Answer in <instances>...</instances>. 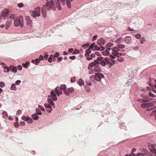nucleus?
Returning <instances> with one entry per match:
<instances>
[{
    "label": "nucleus",
    "mask_w": 156,
    "mask_h": 156,
    "mask_svg": "<svg viewBox=\"0 0 156 156\" xmlns=\"http://www.w3.org/2000/svg\"><path fill=\"white\" fill-rule=\"evenodd\" d=\"M146 40L144 37H143L141 38V39L140 40V43L141 44H143L144 42H145Z\"/></svg>",
    "instance_id": "obj_29"
},
{
    "label": "nucleus",
    "mask_w": 156,
    "mask_h": 156,
    "mask_svg": "<svg viewBox=\"0 0 156 156\" xmlns=\"http://www.w3.org/2000/svg\"><path fill=\"white\" fill-rule=\"evenodd\" d=\"M150 115L151 116H155V119L156 120V110H153L152 112L151 113Z\"/></svg>",
    "instance_id": "obj_24"
},
{
    "label": "nucleus",
    "mask_w": 156,
    "mask_h": 156,
    "mask_svg": "<svg viewBox=\"0 0 156 156\" xmlns=\"http://www.w3.org/2000/svg\"><path fill=\"white\" fill-rule=\"evenodd\" d=\"M63 92L64 94H66L68 96L69 95V92L67 91L66 90H64Z\"/></svg>",
    "instance_id": "obj_52"
},
{
    "label": "nucleus",
    "mask_w": 156,
    "mask_h": 156,
    "mask_svg": "<svg viewBox=\"0 0 156 156\" xmlns=\"http://www.w3.org/2000/svg\"><path fill=\"white\" fill-rule=\"evenodd\" d=\"M89 45V44H86L83 45L82 46V48L85 49L86 48H87L88 47Z\"/></svg>",
    "instance_id": "obj_34"
},
{
    "label": "nucleus",
    "mask_w": 156,
    "mask_h": 156,
    "mask_svg": "<svg viewBox=\"0 0 156 156\" xmlns=\"http://www.w3.org/2000/svg\"><path fill=\"white\" fill-rule=\"evenodd\" d=\"M86 83L89 86H91L92 85V83L90 81H86Z\"/></svg>",
    "instance_id": "obj_48"
},
{
    "label": "nucleus",
    "mask_w": 156,
    "mask_h": 156,
    "mask_svg": "<svg viewBox=\"0 0 156 156\" xmlns=\"http://www.w3.org/2000/svg\"><path fill=\"white\" fill-rule=\"evenodd\" d=\"M25 19L27 25H29L31 26V25L32 22L31 20L30 19V17L28 16H26Z\"/></svg>",
    "instance_id": "obj_14"
},
{
    "label": "nucleus",
    "mask_w": 156,
    "mask_h": 156,
    "mask_svg": "<svg viewBox=\"0 0 156 156\" xmlns=\"http://www.w3.org/2000/svg\"><path fill=\"white\" fill-rule=\"evenodd\" d=\"M141 97L143 98L146 99L145 100H144L142 99L139 100L140 102H149L152 100V98L148 97V94L147 95L145 93L142 94L141 95Z\"/></svg>",
    "instance_id": "obj_7"
},
{
    "label": "nucleus",
    "mask_w": 156,
    "mask_h": 156,
    "mask_svg": "<svg viewBox=\"0 0 156 156\" xmlns=\"http://www.w3.org/2000/svg\"><path fill=\"white\" fill-rule=\"evenodd\" d=\"M40 60H39V59L38 58H36L35 60V62L36 63V64L37 65L38 63L39 62Z\"/></svg>",
    "instance_id": "obj_61"
},
{
    "label": "nucleus",
    "mask_w": 156,
    "mask_h": 156,
    "mask_svg": "<svg viewBox=\"0 0 156 156\" xmlns=\"http://www.w3.org/2000/svg\"><path fill=\"white\" fill-rule=\"evenodd\" d=\"M32 118L34 120H37L39 119L38 116L36 113L32 115Z\"/></svg>",
    "instance_id": "obj_19"
},
{
    "label": "nucleus",
    "mask_w": 156,
    "mask_h": 156,
    "mask_svg": "<svg viewBox=\"0 0 156 156\" xmlns=\"http://www.w3.org/2000/svg\"><path fill=\"white\" fill-rule=\"evenodd\" d=\"M55 4L53 0H47V2L41 8V11L42 15L44 18H45L46 16V9L49 10L51 9L54 11L56 9V7L58 10L61 9L62 6V2L60 1V3L59 0H55Z\"/></svg>",
    "instance_id": "obj_1"
},
{
    "label": "nucleus",
    "mask_w": 156,
    "mask_h": 156,
    "mask_svg": "<svg viewBox=\"0 0 156 156\" xmlns=\"http://www.w3.org/2000/svg\"><path fill=\"white\" fill-rule=\"evenodd\" d=\"M31 15L34 17H36L40 16V8L39 7L34 8V10H31L30 11Z\"/></svg>",
    "instance_id": "obj_6"
},
{
    "label": "nucleus",
    "mask_w": 156,
    "mask_h": 156,
    "mask_svg": "<svg viewBox=\"0 0 156 156\" xmlns=\"http://www.w3.org/2000/svg\"><path fill=\"white\" fill-rule=\"evenodd\" d=\"M51 96L53 97L52 99L54 101H56L57 100L56 97V93L54 90H52L51 92Z\"/></svg>",
    "instance_id": "obj_15"
},
{
    "label": "nucleus",
    "mask_w": 156,
    "mask_h": 156,
    "mask_svg": "<svg viewBox=\"0 0 156 156\" xmlns=\"http://www.w3.org/2000/svg\"><path fill=\"white\" fill-rule=\"evenodd\" d=\"M76 81V78L75 77H72L71 79V82H74Z\"/></svg>",
    "instance_id": "obj_50"
},
{
    "label": "nucleus",
    "mask_w": 156,
    "mask_h": 156,
    "mask_svg": "<svg viewBox=\"0 0 156 156\" xmlns=\"http://www.w3.org/2000/svg\"><path fill=\"white\" fill-rule=\"evenodd\" d=\"M95 45V43H93L90 45L89 48H90V49H92L94 47Z\"/></svg>",
    "instance_id": "obj_40"
},
{
    "label": "nucleus",
    "mask_w": 156,
    "mask_h": 156,
    "mask_svg": "<svg viewBox=\"0 0 156 156\" xmlns=\"http://www.w3.org/2000/svg\"><path fill=\"white\" fill-rule=\"evenodd\" d=\"M106 58H104L102 60L99 62L97 61V63L98 64H100L103 66H105V65H107Z\"/></svg>",
    "instance_id": "obj_11"
},
{
    "label": "nucleus",
    "mask_w": 156,
    "mask_h": 156,
    "mask_svg": "<svg viewBox=\"0 0 156 156\" xmlns=\"http://www.w3.org/2000/svg\"><path fill=\"white\" fill-rule=\"evenodd\" d=\"M15 15L13 14H11L10 16V18L14 19L15 18Z\"/></svg>",
    "instance_id": "obj_63"
},
{
    "label": "nucleus",
    "mask_w": 156,
    "mask_h": 156,
    "mask_svg": "<svg viewBox=\"0 0 156 156\" xmlns=\"http://www.w3.org/2000/svg\"><path fill=\"white\" fill-rule=\"evenodd\" d=\"M68 90L69 92L70 93H72L74 91V89L73 87H71L68 88Z\"/></svg>",
    "instance_id": "obj_37"
},
{
    "label": "nucleus",
    "mask_w": 156,
    "mask_h": 156,
    "mask_svg": "<svg viewBox=\"0 0 156 156\" xmlns=\"http://www.w3.org/2000/svg\"><path fill=\"white\" fill-rule=\"evenodd\" d=\"M104 58L101 57H98L97 58V60H95L94 61L97 63V61L98 62L100 61L101 60H102Z\"/></svg>",
    "instance_id": "obj_28"
},
{
    "label": "nucleus",
    "mask_w": 156,
    "mask_h": 156,
    "mask_svg": "<svg viewBox=\"0 0 156 156\" xmlns=\"http://www.w3.org/2000/svg\"><path fill=\"white\" fill-rule=\"evenodd\" d=\"M90 49H90V48H89L86 50V53L85 55V56L88 57L89 56V54L91 53Z\"/></svg>",
    "instance_id": "obj_21"
},
{
    "label": "nucleus",
    "mask_w": 156,
    "mask_h": 156,
    "mask_svg": "<svg viewBox=\"0 0 156 156\" xmlns=\"http://www.w3.org/2000/svg\"><path fill=\"white\" fill-rule=\"evenodd\" d=\"M104 76L101 73H96L95 75H93L90 77V80L91 81H94L96 80L97 81H100L101 78H103Z\"/></svg>",
    "instance_id": "obj_3"
},
{
    "label": "nucleus",
    "mask_w": 156,
    "mask_h": 156,
    "mask_svg": "<svg viewBox=\"0 0 156 156\" xmlns=\"http://www.w3.org/2000/svg\"><path fill=\"white\" fill-rule=\"evenodd\" d=\"M155 147L154 146L149 147V149L153 153H156V150L155 149Z\"/></svg>",
    "instance_id": "obj_16"
},
{
    "label": "nucleus",
    "mask_w": 156,
    "mask_h": 156,
    "mask_svg": "<svg viewBox=\"0 0 156 156\" xmlns=\"http://www.w3.org/2000/svg\"><path fill=\"white\" fill-rule=\"evenodd\" d=\"M95 62H93L89 64V66L90 67H93L95 65Z\"/></svg>",
    "instance_id": "obj_43"
},
{
    "label": "nucleus",
    "mask_w": 156,
    "mask_h": 156,
    "mask_svg": "<svg viewBox=\"0 0 156 156\" xmlns=\"http://www.w3.org/2000/svg\"><path fill=\"white\" fill-rule=\"evenodd\" d=\"M4 86L5 84L4 82H0V87H3Z\"/></svg>",
    "instance_id": "obj_51"
},
{
    "label": "nucleus",
    "mask_w": 156,
    "mask_h": 156,
    "mask_svg": "<svg viewBox=\"0 0 156 156\" xmlns=\"http://www.w3.org/2000/svg\"><path fill=\"white\" fill-rule=\"evenodd\" d=\"M111 51H112L111 53L115 56L119 57L121 56L122 55L121 53L119 52L120 51V50L117 46L112 47L111 49Z\"/></svg>",
    "instance_id": "obj_5"
},
{
    "label": "nucleus",
    "mask_w": 156,
    "mask_h": 156,
    "mask_svg": "<svg viewBox=\"0 0 156 156\" xmlns=\"http://www.w3.org/2000/svg\"><path fill=\"white\" fill-rule=\"evenodd\" d=\"M27 63H23L22 65L25 68H27Z\"/></svg>",
    "instance_id": "obj_60"
},
{
    "label": "nucleus",
    "mask_w": 156,
    "mask_h": 156,
    "mask_svg": "<svg viewBox=\"0 0 156 156\" xmlns=\"http://www.w3.org/2000/svg\"><path fill=\"white\" fill-rule=\"evenodd\" d=\"M11 90H15L16 89V87L15 84L14 83L12 84L11 86Z\"/></svg>",
    "instance_id": "obj_26"
},
{
    "label": "nucleus",
    "mask_w": 156,
    "mask_h": 156,
    "mask_svg": "<svg viewBox=\"0 0 156 156\" xmlns=\"http://www.w3.org/2000/svg\"><path fill=\"white\" fill-rule=\"evenodd\" d=\"M62 2V5H65L66 4V5L69 8L71 7V5L70 4V1L72 2L73 0H60Z\"/></svg>",
    "instance_id": "obj_9"
},
{
    "label": "nucleus",
    "mask_w": 156,
    "mask_h": 156,
    "mask_svg": "<svg viewBox=\"0 0 156 156\" xmlns=\"http://www.w3.org/2000/svg\"><path fill=\"white\" fill-rule=\"evenodd\" d=\"M10 23L9 22H7L5 24V29H8L10 27Z\"/></svg>",
    "instance_id": "obj_31"
},
{
    "label": "nucleus",
    "mask_w": 156,
    "mask_h": 156,
    "mask_svg": "<svg viewBox=\"0 0 156 156\" xmlns=\"http://www.w3.org/2000/svg\"><path fill=\"white\" fill-rule=\"evenodd\" d=\"M22 119L23 120L25 121H27L29 119V118L27 117H26L25 116H23L22 117Z\"/></svg>",
    "instance_id": "obj_33"
},
{
    "label": "nucleus",
    "mask_w": 156,
    "mask_h": 156,
    "mask_svg": "<svg viewBox=\"0 0 156 156\" xmlns=\"http://www.w3.org/2000/svg\"><path fill=\"white\" fill-rule=\"evenodd\" d=\"M59 53L58 52L55 53L54 56L55 57L58 58L59 56Z\"/></svg>",
    "instance_id": "obj_64"
},
{
    "label": "nucleus",
    "mask_w": 156,
    "mask_h": 156,
    "mask_svg": "<svg viewBox=\"0 0 156 156\" xmlns=\"http://www.w3.org/2000/svg\"><path fill=\"white\" fill-rule=\"evenodd\" d=\"M145 154L141 153H138L137 154V156H144Z\"/></svg>",
    "instance_id": "obj_56"
},
{
    "label": "nucleus",
    "mask_w": 156,
    "mask_h": 156,
    "mask_svg": "<svg viewBox=\"0 0 156 156\" xmlns=\"http://www.w3.org/2000/svg\"><path fill=\"white\" fill-rule=\"evenodd\" d=\"M4 114H5V115L3 117L4 118H6V117H7L8 115H7V113H6V112H3L2 115H3Z\"/></svg>",
    "instance_id": "obj_55"
},
{
    "label": "nucleus",
    "mask_w": 156,
    "mask_h": 156,
    "mask_svg": "<svg viewBox=\"0 0 156 156\" xmlns=\"http://www.w3.org/2000/svg\"><path fill=\"white\" fill-rule=\"evenodd\" d=\"M94 49L96 50H99V47H98L97 45H94Z\"/></svg>",
    "instance_id": "obj_59"
},
{
    "label": "nucleus",
    "mask_w": 156,
    "mask_h": 156,
    "mask_svg": "<svg viewBox=\"0 0 156 156\" xmlns=\"http://www.w3.org/2000/svg\"><path fill=\"white\" fill-rule=\"evenodd\" d=\"M21 81L19 80H18L16 81L15 83L16 85H18L19 84L21 83Z\"/></svg>",
    "instance_id": "obj_54"
},
{
    "label": "nucleus",
    "mask_w": 156,
    "mask_h": 156,
    "mask_svg": "<svg viewBox=\"0 0 156 156\" xmlns=\"http://www.w3.org/2000/svg\"><path fill=\"white\" fill-rule=\"evenodd\" d=\"M113 44L112 43H109L105 46V48L110 47L113 46Z\"/></svg>",
    "instance_id": "obj_41"
},
{
    "label": "nucleus",
    "mask_w": 156,
    "mask_h": 156,
    "mask_svg": "<svg viewBox=\"0 0 156 156\" xmlns=\"http://www.w3.org/2000/svg\"><path fill=\"white\" fill-rule=\"evenodd\" d=\"M97 43L99 45H102L105 44V41L103 38H101L98 40Z\"/></svg>",
    "instance_id": "obj_12"
},
{
    "label": "nucleus",
    "mask_w": 156,
    "mask_h": 156,
    "mask_svg": "<svg viewBox=\"0 0 156 156\" xmlns=\"http://www.w3.org/2000/svg\"><path fill=\"white\" fill-rule=\"evenodd\" d=\"M36 111L37 113V114L39 115H41V112L40 111V109L38 108H37L36 109Z\"/></svg>",
    "instance_id": "obj_30"
},
{
    "label": "nucleus",
    "mask_w": 156,
    "mask_h": 156,
    "mask_svg": "<svg viewBox=\"0 0 156 156\" xmlns=\"http://www.w3.org/2000/svg\"><path fill=\"white\" fill-rule=\"evenodd\" d=\"M105 49V47H104L103 46H100V47H99V50L103 51V50H104Z\"/></svg>",
    "instance_id": "obj_47"
},
{
    "label": "nucleus",
    "mask_w": 156,
    "mask_h": 156,
    "mask_svg": "<svg viewBox=\"0 0 156 156\" xmlns=\"http://www.w3.org/2000/svg\"><path fill=\"white\" fill-rule=\"evenodd\" d=\"M21 112V110H18L16 112V115H19L20 114V113Z\"/></svg>",
    "instance_id": "obj_58"
},
{
    "label": "nucleus",
    "mask_w": 156,
    "mask_h": 156,
    "mask_svg": "<svg viewBox=\"0 0 156 156\" xmlns=\"http://www.w3.org/2000/svg\"><path fill=\"white\" fill-rule=\"evenodd\" d=\"M94 69L96 72H100L101 71V68L98 66H94Z\"/></svg>",
    "instance_id": "obj_17"
},
{
    "label": "nucleus",
    "mask_w": 156,
    "mask_h": 156,
    "mask_svg": "<svg viewBox=\"0 0 156 156\" xmlns=\"http://www.w3.org/2000/svg\"><path fill=\"white\" fill-rule=\"evenodd\" d=\"M135 37L137 39H140L141 38V36L140 34H136L134 35Z\"/></svg>",
    "instance_id": "obj_25"
},
{
    "label": "nucleus",
    "mask_w": 156,
    "mask_h": 156,
    "mask_svg": "<svg viewBox=\"0 0 156 156\" xmlns=\"http://www.w3.org/2000/svg\"><path fill=\"white\" fill-rule=\"evenodd\" d=\"M106 58L107 65L109 64L111 66L113 65L115 63L114 60L111 58Z\"/></svg>",
    "instance_id": "obj_10"
},
{
    "label": "nucleus",
    "mask_w": 156,
    "mask_h": 156,
    "mask_svg": "<svg viewBox=\"0 0 156 156\" xmlns=\"http://www.w3.org/2000/svg\"><path fill=\"white\" fill-rule=\"evenodd\" d=\"M9 10L8 9H5L3 10L1 12V14L2 16L5 17L8 14Z\"/></svg>",
    "instance_id": "obj_13"
},
{
    "label": "nucleus",
    "mask_w": 156,
    "mask_h": 156,
    "mask_svg": "<svg viewBox=\"0 0 156 156\" xmlns=\"http://www.w3.org/2000/svg\"><path fill=\"white\" fill-rule=\"evenodd\" d=\"M133 49L135 51H137L139 49V47L137 46H135L133 47Z\"/></svg>",
    "instance_id": "obj_46"
},
{
    "label": "nucleus",
    "mask_w": 156,
    "mask_h": 156,
    "mask_svg": "<svg viewBox=\"0 0 156 156\" xmlns=\"http://www.w3.org/2000/svg\"><path fill=\"white\" fill-rule=\"evenodd\" d=\"M66 88L65 85L62 84L60 87V89L61 90H63Z\"/></svg>",
    "instance_id": "obj_39"
},
{
    "label": "nucleus",
    "mask_w": 156,
    "mask_h": 156,
    "mask_svg": "<svg viewBox=\"0 0 156 156\" xmlns=\"http://www.w3.org/2000/svg\"><path fill=\"white\" fill-rule=\"evenodd\" d=\"M4 70V72L5 73H8L9 71H11V70H10V68H9L8 67L6 66L5 67V68Z\"/></svg>",
    "instance_id": "obj_22"
},
{
    "label": "nucleus",
    "mask_w": 156,
    "mask_h": 156,
    "mask_svg": "<svg viewBox=\"0 0 156 156\" xmlns=\"http://www.w3.org/2000/svg\"><path fill=\"white\" fill-rule=\"evenodd\" d=\"M14 24L15 27L20 25L21 27H23V17L20 16L19 17H16L14 21Z\"/></svg>",
    "instance_id": "obj_2"
},
{
    "label": "nucleus",
    "mask_w": 156,
    "mask_h": 156,
    "mask_svg": "<svg viewBox=\"0 0 156 156\" xmlns=\"http://www.w3.org/2000/svg\"><path fill=\"white\" fill-rule=\"evenodd\" d=\"M46 110L48 112L50 113L52 110V109L51 107L50 108H48V109H46Z\"/></svg>",
    "instance_id": "obj_45"
},
{
    "label": "nucleus",
    "mask_w": 156,
    "mask_h": 156,
    "mask_svg": "<svg viewBox=\"0 0 156 156\" xmlns=\"http://www.w3.org/2000/svg\"><path fill=\"white\" fill-rule=\"evenodd\" d=\"M156 97V95H155L152 94L151 92H149L148 94V97Z\"/></svg>",
    "instance_id": "obj_38"
},
{
    "label": "nucleus",
    "mask_w": 156,
    "mask_h": 156,
    "mask_svg": "<svg viewBox=\"0 0 156 156\" xmlns=\"http://www.w3.org/2000/svg\"><path fill=\"white\" fill-rule=\"evenodd\" d=\"M123 38L122 37H121L115 41V42L117 44H120L122 42H123Z\"/></svg>",
    "instance_id": "obj_18"
},
{
    "label": "nucleus",
    "mask_w": 156,
    "mask_h": 156,
    "mask_svg": "<svg viewBox=\"0 0 156 156\" xmlns=\"http://www.w3.org/2000/svg\"><path fill=\"white\" fill-rule=\"evenodd\" d=\"M123 42L126 44H130L132 41V38L130 36H127L125 37L123 39Z\"/></svg>",
    "instance_id": "obj_8"
},
{
    "label": "nucleus",
    "mask_w": 156,
    "mask_h": 156,
    "mask_svg": "<svg viewBox=\"0 0 156 156\" xmlns=\"http://www.w3.org/2000/svg\"><path fill=\"white\" fill-rule=\"evenodd\" d=\"M10 70H11V71H12V72L15 73H16L17 71V69L16 68V67H14L13 68L12 67H10Z\"/></svg>",
    "instance_id": "obj_23"
},
{
    "label": "nucleus",
    "mask_w": 156,
    "mask_h": 156,
    "mask_svg": "<svg viewBox=\"0 0 156 156\" xmlns=\"http://www.w3.org/2000/svg\"><path fill=\"white\" fill-rule=\"evenodd\" d=\"M97 35L94 36L92 38V41H94L95 40L97 39Z\"/></svg>",
    "instance_id": "obj_62"
},
{
    "label": "nucleus",
    "mask_w": 156,
    "mask_h": 156,
    "mask_svg": "<svg viewBox=\"0 0 156 156\" xmlns=\"http://www.w3.org/2000/svg\"><path fill=\"white\" fill-rule=\"evenodd\" d=\"M78 83L80 86L83 85L84 84V82L82 79L80 78L78 82Z\"/></svg>",
    "instance_id": "obj_20"
},
{
    "label": "nucleus",
    "mask_w": 156,
    "mask_h": 156,
    "mask_svg": "<svg viewBox=\"0 0 156 156\" xmlns=\"http://www.w3.org/2000/svg\"><path fill=\"white\" fill-rule=\"evenodd\" d=\"M0 64L2 66V67L3 68H5V67L7 66H6L5 64L3 63H0Z\"/></svg>",
    "instance_id": "obj_53"
},
{
    "label": "nucleus",
    "mask_w": 156,
    "mask_h": 156,
    "mask_svg": "<svg viewBox=\"0 0 156 156\" xmlns=\"http://www.w3.org/2000/svg\"><path fill=\"white\" fill-rule=\"evenodd\" d=\"M14 125L15 127L17 128L19 126L18 123L17 122H15L14 123Z\"/></svg>",
    "instance_id": "obj_57"
},
{
    "label": "nucleus",
    "mask_w": 156,
    "mask_h": 156,
    "mask_svg": "<svg viewBox=\"0 0 156 156\" xmlns=\"http://www.w3.org/2000/svg\"><path fill=\"white\" fill-rule=\"evenodd\" d=\"M38 107L39 109H40L42 111H44L45 109L41 105H39Z\"/></svg>",
    "instance_id": "obj_35"
},
{
    "label": "nucleus",
    "mask_w": 156,
    "mask_h": 156,
    "mask_svg": "<svg viewBox=\"0 0 156 156\" xmlns=\"http://www.w3.org/2000/svg\"><path fill=\"white\" fill-rule=\"evenodd\" d=\"M18 6L20 8H21L24 6V5L23 3H20L18 4Z\"/></svg>",
    "instance_id": "obj_44"
},
{
    "label": "nucleus",
    "mask_w": 156,
    "mask_h": 156,
    "mask_svg": "<svg viewBox=\"0 0 156 156\" xmlns=\"http://www.w3.org/2000/svg\"><path fill=\"white\" fill-rule=\"evenodd\" d=\"M62 92L61 90H59L58 92L56 94L58 96H59V95L62 94Z\"/></svg>",
    "instance_id": "obj_49"
},
{
    "label": "nucleus",
    "mask_w": 156,
    "mask_h": 156,
    "mask_svg": "<svg viewBox=\"0 0 156 156\" xmlns=\"http://www.w3.org/2000/svg\"><path fill=\"white\" fill-rule=\"evenodd\" d=\"M143 102V103L141 104V106L143 108H147V110L148 111L150 110L151 109L149 108L150 107L154 106L156 104V101H153L150 102Z\"/></svg>",
    "instance_id": "obj_4"
},
{
    "label": "nucleus",
    "mask_w": 156,
    "mask_h": 156,
    "mask_svg": "<svg viewBox=\"0 0 156 156\" xmlns=\"http://www.w3.org/2000/svg\"><path fill=\"white\" fill-rule=\"evenodd\" d=\"M107 48L105 52H109V51H111V52H112V51H111L112 48H111V47H108Z\"/></svg>",
    "instance_id": "obj_42"
},
{
    "label": "nucleus",
    "mask_w": 156,
    "mask_h": 156,
    "mask_svg": "<svg viewBox=\"0 0 156 156\" xmlns=\"http://www.w3.org/2000/svg\"><path fill=\"white\" fill-rule=\"evenodd\" d=\"M44 106L46 108V109H48L51 107L50 105L48 103H45L44 104Z\"/></svg>",
    "instance_id": "obj_32"
},
{
    "label": "nucleus",
    "mask_w": 156,
    "mask_h": 156,
    "mask_svg": "<svg viewBox=\"0 0 156 156\" xmlns=\"http://www.w3.org/2000/svg\"><path fill=\"white\" fill-rule=\"evenodd\" d=\"M148 84L152 88H154L156 89V85H153L152 83L149 82V83H148Z\"/></svg>",
    "instance_id": "obj_36"
},
{
    "label": "nucleus",
    "mask_w": 156,
    "mask_h": 156,
    "mask_svg": "<svg viewBox=\"0 0 156 156\" xmlns=\"http://www.w3.org/2000/svg\"><path fill=\"white\" fill-rule=\"evenodd\" d=\"M117 46L120 49H123L125 47V46L123 44H118L117 45Z\"/></svg>",
    "instance_id": "obj_27"
}]
</instances>
